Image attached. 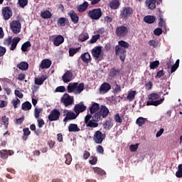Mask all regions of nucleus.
I'll use <instances>...</instances> for the list:
<instances>
[{"instance_id": "412c9836", "label": "nucleus", "mask_w": 182, "mask_h": 182, "mask_svg": "<svg viewBox=\"0 0 182 182\" xmlns=\"http://www.w3.org/2000/svg\"><path fill=\"white\" fill-rule=\"evenodd\" d=\"M100 109V105L97 102H93L89 108L90 114H96Z\"/></svg>"}, {"instance_id": "a878e982", "label": "nucleus", "mask_w": 182, "mask_h": 182, "mask_svg": "<svg viewBox=\"0 0 182 182\" xmlns=\"http://www.w3.org/2000/svg\"><path fill=\"white\" fill-rule=\"evenodd\" d=\"M17 68L20 70H28L29 69V64L27 62L23 61L17 64Z\"/></svg>"}, {"instance_id": "423d86ee", "label": "nucleus", "mask_w": 182, "mask_h": 182, "mask_svg": "<svg viewBox=\"0 0 182 182\" xmlns=\"http://www.w3.org/2000/svg\"><path fill=\"white\" fill-rule=\"evenodd\" d=\"M129 34V28L126 26H119L115 30L117 38H126Z\"/></svg>"}, {"instance_id": "a18cd8bd", "label": "nucleus", "mask_w": 182, "mask_h": 182, "mask_svg": "<svg viewBox=\"0 0 182 182\" xmlns=\"http://www.w3.org/2000/svg\"><path fill=\"white\" fill-rule=\"evenodd\" d=\"M176 176L177 177V178H182V164L178 165V171L176 172Z\"/></svg>"}, {"instance_id": "49530a36", "label": "nucleus", "mask_w": 182, "mask_h": 182, "mask_svg": "<svg viewBox=\"0 0 182 182\" xmlns=\"http://www.w3.org/2000/svg\"><path fill=\"white\" fill-rule=\"evenodd\" d=\"M159 65L160 62L159 60H155L150 63L149 68L150 69H156V68H159Z\"/></svg>"}, {"instance_id": "603ef678", "label": "nucleus", "mask_w": 182, "mask_h": 182, "mask_svg": "<svg viewBox=\"0 0 182 182\" xmlns=\"http://www.w3.org/2000/svg\"><path fill=\"white\" fill-rule=\"evenodd\" d=\"M90 164H91V166H95V164H96L97 163V157H96L95 156H90Z\"/></svg>"}, {"instance_id": "393cba45", "label": "nucleus", "mask_w": 182, "mask_h": 182, "mask_svg": "<svg viewBox=\"0 0 182 182\" xmlns=\"http://www.w3.org/2000/svg\"><path fill=\"white\" fill-rule=\"evenodd\" d=\"M144 22L146 23H154L156 22V16H145L144 17Z\"/></svg>"}, {"instance_id": "6ab92c4d", "label": "nucleus", "mask_w": 182, "mask_h": 182, "mask_svg": "<svg viewBox=\"0 0 182 182\" xmlns=\"http://www.w3.org/2000/svg\"><path fill=\"white\" fill-rule=\"evenodd\" d=\"M68 15L70 16L72 22H73V23L75 25H76V23H78V22H79V16H77V14H76V12H75L73 10H70L68 13Z\"/></svg>"}, {"instance_id": "f03ea898", "label": "nucleus", "mask_w": 182, "mask_h": 182, "mask_svg": "<svg viewBox=\"0 0 182 182\" xmlns=\"http://www.w3.org/2000/svg\"><path fill=\"white\" fill-rule=\"evenodd\" d=\"M109 109L105 105H101L100 110L92 115L93 122H100L102 119H106L109 116Z\"/></svg>"}, {"instance_id": "aec40b11", "label": "nucleus", "mask_w": 182, "mask_h": 182, "mask_svg": "<svg viewBox=\"0 0 182 182\" xmlns=\"http://www.w3.org/2000/svg\"><path fill=\"white\" fill-rule=\"evenodd\" d=\"M80 59L86 65H89V63H90V62H92V56H90V53H89L87 52L82 53L80 55Z\"/></svg>"}, {"instance_id": "58836bf2", "label": "nucleus", "mask_w": 182, "mask_h": 182, "mask_svg": "<svg viewBox=\"0 0 182 182\" xmlns=\"http://www.w3.org/2000/svg\"><path fill=\"white\" fill-rule=\"evenodd\" d=\"M112 92L116 93H120L122 92V87L117 84V82L115 81V85L112 87Z\"/></svg>"}, {"instance_id": "e2e57ef3", "label": "nucleus", "mask_w": 182, "mask_h": 182, "mask_svg": "<svg viewBox=\"0 0 182 182\" xmlns=\"http://www.w3.org/2000/svg\"><path fill=\"white\" fill-rule=\"evenodd\" d=\"M149 45L153 48H157V46H159V43L154 40H150L149 41Z\"/></svg>"}, {"instance_id": "8fccbe9b", "label": "nucleus", "mask_w": 182, "mask_h": 182, "mask_svg": "<svg viewBox=\"0 0 182 182\" xmlns=\"http://www.w3.org/2000/svg\"><path fill=\"white\" fill-rule=\"evenodd\" d=\"M98 39H100V34L94 35L92 36V38L90 40V43H96Z\"/></svg>"}, {"instance_id": "0e129e2a", "label": "nucleus", "mask_w": 182, "mask_h": 182, "mask_svg": "<svg viewBox=\"0 0 182 182\" xmlns=\"http://www.w3.org/2000/svg\"><path fill=\"white\" fill-rule=\"evenodd\" d=\"M77 50H79V48H70L69 49L70 56H75Z\"/></svg>"}, {"instance_id": "680f3d73", "label": "nucleus", "mask_w": 182, "mask_h": 182, "mask_svg": "<svg viewBox=\"0 0 182 182\" xmlns=\"http://www.w3.org/2000/svg\"><path fill=\"white\" fill-rule=\"evenodd\" d=\"M154 33L156 36H160L163 33V29L161 28H157L154 31Z\"/></svg>"}, {"instance_id": "c756f323", "label": "nucleus", "mask_w": 182, "mask_h": 182, "mask_svg": "<svg viewBox=\"0 0 182 182\" xmlns=\"http://www.w3.org/2000/svg\"><path fill=\"white\" fill-rule=\"evenodd\" d=\"M88 6H89V3H87V1H85L82 4L78 6L77 7V9L78 12H85V11L87 9Z\"/></svg>"}, {"instance_id": "4be33fe9", "label": "nucleus", "mask_w": 182, "mask_h": 182, "mask_svg": "<svg viewBox=\"0 0 182 182\" xmlns=\"http://www.w3.org/2000/svg\"><path fill=\"white\" fill-rule=\"evenodd\" d=\"M52 65V61L49 59H43L40 65L41 69H49Z\"/></svg>"}, {"instance_id": "c03bdc74", "label": "nucleus", "mask_w": 182, "mask_h": 182, "mask_svg": "<svg viewBox=\"0 0 182 182\" xmlns=\"http://www.w3.org/2000/svg\"><path fill=\"white\" fill-rule=\"evenodd\" d=\"M65 164H67L68 166H70V164L72 163V155L70 154V153H68L67 154L65 155Z\"/></svg>"}, {"instance_id": "79ce46f5", "label": "nucleus", "mask_w": 182, "mask_h": 182, "mask_svg": "<svg viewBox=\"0 0 182 182\" xmlns=\"http://www.w3.org/2000/svg\"><path fill=\"white\" fill-rule=\"evenodd\" d=\"M118 73H120V70L113 68L109 72V76L111 77H116Z\"/></svg>"}, {"instance_id": "9b49d317", "label": "nucleus", "mask_w": 182, "mask_h": 182, "mask_svg": "<svg viewBox=\"0 0 182 182\" xmlns=\"http://www.w3.org/2000/svg\"><path fill=\"white\" fill-rule=\"evenodd\" d=\"M115 55L116 56H119L120 60L124 62L127 55L126 49L119 47V46H115Z\"/></svg>"}, {"instance_id": "338daca9", "label": "nucleus", "mask_w": 182, "mask_h": 182, "mask_svg": "<svg viewBox=\"0 0 182 182\" xmlns=\"http://www.w3.org/2000/svg\"><path fill=\"white\" fill-rule=\"evenodd\" d=\"M14 95L19 99H22L23 97V94L18 90H15Z\"/></svg>"}, {"instance_id": "473e14b6", "label": "nucleus", "mask_w": 182, "mask_h": 182, "mask_svg": "<svg viewBox=\"0 0 182 182\" xmlns=\"http://www.w3.org/2000/svg\"><path fill=\"white\" fill-rule=\"evenodd\" d=\"M41 18H43V19H50V18H52V13H50V11L46 10V11L41 12Z\"/></svg>"}, {"instance_id": "052dcab7", "label": "nucleus", "mask_w": 182, "mask_h": 182, "mask_svg": "<svg viewBox=\"0 0 182 182\" xmlns=\"http://www.w3.org/2000/svg\"><path fill=\"white\" fill-rule=\"evenodd\" d=\"M18 5L21 8H23L28 5V0H18Z\"/></svg>"}, {"instance_id": "7c9ffc66", "label": "nucleus", "mask_w": 182, "mask_h": 182, "mask_svg": "<svg viewBox=\"0 0 182 182\" xmlns=\"http://www.w3.org/2000/svg\"><path fill=\"white\" fill-rule=\"evenodd\" d=\"M65 23H69V19L65 17H60L57 21V25L60 26H65Z\"/></svg>"}, {"instance_id": "e433bc0d", "label": "nucleus", "mask_w": 182, "mask_h": 182, "mask_svg": "<svg viewBox=\"0 0 182 182\" xmlns=\"http://www.w3.org/2000/svg\"><path fill=\"white\" fill-rule=\"evenodd\" d=\"M118 43H119L118 46L119 48H122V49H127V48H129V46H130V44H129V43H127L123 40L119 41L118 42Z\"/></svg>"}, {"instance_id": "bf43d9fd", "label": "nucleus", "mask_w": 182, "mask_h": 182, "mask_svg": "<svg viewBox=\"0 0 182 182\" xmlns=\"http://www.w3.org/2000/svg\"><path fill=\"white\" fill-rule=\"evenodd\" d=\"M92 114H87V116L85 117V124H87L90 122V119H92V120H93V115H92Z\"/></svg>"}, {"instance_id": "de8ad7c7", "label": "nucleus", "mask_w": 182, "mask_h": 182, "mask_svg": "<svg viewBox=\"0 0 182 182\" xmlns=\"http://www.w3.org/2000/svg\"><path fill=\"white\" fill-rule=\"evenodd\" d=\"M1 159L3 160H6L8 159V151L6 149H3L0 151Z\"/></svg>"}, {"instance_id": "c9c22d12", "label": "nucleus", "mask_w": 182, "mask_h": 182, "mask_svg": "<svg viewBox=\"0 0 182 182\" xmlns=\"http://www.w3.org/2000/svg\"><path fill=\"white\" fill-rule=\"evenodd\" d=\"M134 97H136V91L135 90H132V91H130L129 92H128L127 99L129 102H133V100H134Z\"/></svg>"}, {"instance_id": "ddd939ff", "label": "nucleus", "mask_w": 182, "mask_h": 182, "mask_svg": "<svg viewBox=\"0 0 182 182\" xmlns=\"http://www.w3.org/2000/svg\"><path fill=\"white\" fill-rule=\"evenodd\" d=\"M2 15L4 16V21H8L11 19V17L12 16V9L11 7L6 6L2 10Z\"/></svg>"}, {"instance_id": "2f4dec72", "label": "nucleus", "mask_w": 182, "mask_h": 182, "mask_svg": "<svg viewBox=\"0 0 182 182\" xmlns=\"http://www.w3.org/2000/svg\"><path fill=\"white\" fill-rule=\"evenodd\" d=\"M92 170L95 174H98V176H105L106 171L99 167H93Z\"/></svg>"}, {"instance_id": "20e7f679", "label": "nucleus", "mask_w": 182, "mask_h": 182, "mask_svg": "<svg viewBox=\"0 0 182 182\" xmlns=\"http://www.w3.org/2000/svg\"><path fill=\"white\" fill-rule=\"evenodd\" d=\"M103 15V12H102V9H93L87 11V16L90 19H92V21H99L102 16Z\"/></svg>"}, {"instance_id": "864d4df0", "label": "nucleus", "mask_w": 182, "mask_h": 182, "mask_svg": "<svg viewBox=\"0 0 182 182\" xmlns=\"http://www.w3.org/2000/svg\"><path fill=\"white\" fill-rule=\"evenodd\" d=\"M156 3L155 0H150L149 4L148 5L149 9H151V10L156 9Z\"/></svg>"}, {"instance_id": "ea45409f", "label": "nucleus", "mask_w": 182, "mask_h": 182, "mask_svg": "<svg viewBox=\"0 0 182 182\" xmlns=\"http://www.w3.org/2000/svg\"><path fill=\"white\" fill-rule=\"evenodd\" d=\"M87 39H89V34H87V33H83L79 36V41H80V42H85L87 41Z\"/></svg>"}, {"instance_id": "f8f14e48", "label": "nucleus", "mask_w": 182, "mask_h": 182, "mask_svg": "<svg viewBox=\"0 0 182 182\" xmlns=\"http://www.w3.org/2000/svg\"><path fill=\"white\" fill-rule=\"evenodd\" d=\"M92 55L93 58H95V60H102L100 58V55H102V47L101 46H96L95 48H92Z\"/></svg>"}, {"instance_id": "4468645a", "label": "nucleus", "mask_w": 182, "mask_h": 182, "mask_svg": "<svg viewBox=\"0 0 182 182\" xmlns=\"http://www.w3.org/2000/svg\"><path fill=\"white\" fill-rule=\"evenodd\" d=\"M73 79V73L72 70H67L62 76V80L64 83H69Z\"/></svg>"}, {"instance_id": "7ed1b4c3", "label": "nucleus", "mask_w": 182, "mask_h": 182, "mask_svg": "<svg viewBox=\"0 0 182 182\" xmlns=\"http://www.w3.org/2000/svg\"><path fill=\"white\" fill-rule=\"evenodd\" d=\"M160 95L152 92L148 96L149 100L146 102V106H159L164 102V98L160 99ZM160 99V100H157Z\"/></svg>"}, {"instance_id": "b1692460", "label": "nucleus", "mask_w": 182, "mask_h": 182, "mask_svg": "<svg viewBox=\"0 0 182 182\" xmlns=\"http://www.w3.org/2000/svg\"><path fill=\"white\" fill-rule=\"evenodd\" d=\"M21 41V38L19 37H14L11 41V45L10 47V50H14L16 49V46H18V43Z\"/></svg>"}, {"instance_id": "6e6552de", "label": "nucleus", "mask_w": 182, "mask_h": 182, "mask_svg": "<svg viewBox=\"0 0 182 182\" xmlns=\"http://www.w3.org/2000/svg\"><path fill=\"white\" fill-rule=\"evenodd\" d=\"M59 117H60V111L55 108L50 111V114H48V119L49 122H56L59 120Z\"/></svg>"}, {"instance_id": "5fc2aeb1", "label": "nucleus", "mask_w": 182, "mask_h": 182, "mask_svg": "<svg viewBox=\"0 0 182 182\" xmlns=\"http://www.w3.org/2000/svg\"><path fill=\"white\" fill-rule=\"evenodd\" d=\"M139 144H132L129 146L130 151H132V152L136 151L137 149H139Z\"/></svg>"}, {"instance_id": "f704fd0d", "label": "nucleus", "mask_w": 182, "mask_h": 182, "mask_svg": "<svg viewBox=\"0 0 182 182\" xmlns=\"http://www.w3.org/2000/svg\"><path fill=\"white\" fill-rule=\"evenodd\" d=\"M2 123L4 125L5 130H8V126H9V118L4 115L1 117Z\"/></svg>"}, {"instance_id": "0eeeda50", "label": "nucleus", "mask_w": 182, "mask_h": 182, "mask_svg": "<svg viewBox=\"0 0 182 182\" xmlns=\"http://www.w3.org/2000/svg\"><path fill=\"white\" fill-rule=\"evenodd\" d=\"M60 102L65 107H68V106H71V105H73V102H75V100H73V97L70 96L68 93H65L61 97Z\"/></svg>"}, {"instance_id": "13d9d810", "label": "nucleus", "mask_w": 182, "mask_h": 182, "mask_svg": "<svg viewBox=\"0 0 182 182\" xmlns=\"http://www.w3.org/2000/svg\"><path fill=\"white\" fill-rule=\"evenodd\" d=\"M42 112V109L39 108H36L34 110V116L36 119H39V117L41 116V112Z\"/></svg>"}, {"instance_id": "5701e85b", "label": "nucleus", "mask_w": 182, "mask_h": 182, "mask_svg": "<svg viewBox=\"0 0 182 182\" xmlns=\"http://www.w3.org/2000/svg\"><path fill=\"white\" fill-rule=\"evenodd\" d=\"M53 42L55 46H60V45H62V43L65 42V38H63V36L58 35L54 38Z\"/></svg>"}, {"instance_id": "6e6d98bb", "label": "nucleus", "mask_w": 182, "mask_h": 182, "mask_svg": "<svg viewBox=\"0 0 182 182\" xmlns=\"http://www.w3.org/2000/svg\"><path fill=\"white\" fill-rule=\"evenodd\" d=\"M114 119L115 120L116 123H123V120H122V117H120L119 114H117L114 116Z\"/></svg>"}, {"instance_id": "4c0bfd02", "label": "nucleus", "mask_w": 182, "mask_h": 182, "mask_svg": "<svg viewBox=\"0 0 182 182\" xmlns=\"http://www.w3.org/2000/svg\"><path fill=\"white\" fill-rule=\"evenodd\" d=\"M32 44H31V41H26L21 46L22 52H28V48H31Z\"/></svg>"}, {"instance_id": "bb28decb", "label": "nucleus", "mask_w": 182, "mask_h": 182, "mask_svg": "<svg viewBox=\"0 0 182 182\" xmlns=\"http://www.w3.org/2000/svg\"><path fill=\"white\" fill-rule=\"evenodd\" d=\"M104 129L107 130H110L113 127V119H107L103 124Z\"/></svg>"}, {"instance_id": "4d7b16f0", "label": "nucleus", "mask_w": 182, "mask_h": 182, "mask_svg": "<svg viewBox=\"0 0 182 182\" xmlns=\"http://www.w3.org/2000/svg\"><path fill=\"white\" fill-rule=\"evenodd\" d=\"M65 90H66V89L65 88V86H59L55 88V92L56 93L58 92L63 93Z\"/></svg>"}, {"instance_id": "1a4fd4ad", "label": "nucleus", "mask_w": 182, "mask_h": 182, "mask_svg": "<svg viewBox=\"0 0 182 182\" xmlns=\"http://www.w3.org/2000/svg\"><path fill=\"white\" fill-rule=\"evenodd\" d=\"M106 139V134H102L100 131H96L93 136V140L95 143L97 144H102L103 143V140Z\"/></svg>"}, {"instance_id": "f257e3e1", "label": "nucleus", "mask_w": 182, "mask_h": 182, "mask_svg": "<svg viewBox=\"0 0 182 182\" xmlns=\"http://www.w3.org/2000/svg\"><path fill=\"white\" fill-rule=\"evenodd\" d=\"M68 93H75V95H80L85 90V83L70 82L67 87Z\"/></svg>"}, {"instance_id": "9d476101", "label": "nucleus", "mask_w": 182, "mask_h": 182, "mask_svg": "<svg viewBox=\"0 0 182 182\" xmlns=\"http://www.w3.org/2000/svg\"><path fill=\"white\" fill-rule=\"evenodd\" d=\"M22 25L21 21L18 20H14L10 23V29L12 31L13 33L18 34L21 32V28Z\"/></svg>"}, {"instance_id": "69168bd1", "label": "nucleus", "mask_w": 182, "mask_h": 182, "mask_svg": "<svg viewBox=\"0 0 182 182\" xmlns=\"http://www.w3.org/2000/svg\"><path fill=\"white\" fill-rule=\"evenodd\" d=\"M145 87L146 90H151V89H153V82L151 81L146 82Z\"/></svg>"}, {"instance_id": "c85d7f7f", "label": "nucleus", "mask_w": 182, "mask_h": 182, "mask_svg": "<svg viewBox=\"0 0 182 182\" xmlns=\"http://www.w3.org/2000/svg\"><path fill=\"white\" fill-rule=\"evenodd\" d=\"M46 79H48V76L46 75H43L41 77L35 78V84L41 86V85H43V82H45Z\"/></svg>"}, {"instance_id": "39448f33", "label": "nucleus", "mask_w": 182, "mask_h": 182, "mask_svg": "<svg viewBox=\"0 0 182 182\" xmlns=\"http://www.w3.org/2000/svg\"><path fill=\"white\" fill-rule=\"evenodd\" d=\"M133 9L130 6L122 7L120 11V17L123 21H127L133 15Z\"/></svg>"}, {"instance_id": "3c124183", "label": "nucleus", "mask_w": 182, "mask_h": 182, "mask_svg": "<svg viewBox=\"0 0 182 182\" xmlns=\"http://www.w3.org/2000/svg\"><path fill=\"white\" fill-rule=\"evenodd\" d=\"M12 37H9L8 38H6L4 40V46H9L12 43Z\"/></svg>"}, {"instance_id": "774afa93", "label": "nucleus", "mask_w": 182, "mask_h": 182, "mask_svg": "<svg viewBox=\"0 0 182 182\" xmlns=\"http://www.w3.org/2000/svg\"><path fill=\"white\" fill-rule=\"evenodd\" d=\"M23 136H28L31 134V130H29V128H24L23 129Z\"/></svg>"}, {"instance_id": "37998d69", "label": "nucleus", "mask_w": 182, "mask_h": 182, "mask_svg": "<svg viewBox=\"0 0 182 182\" xmlns=\"http://www.w3.org/2000/svg\"><path fill=\"white\" fill-rule=\"evenodd\" d=\"M120 6V1L112 0L110 4V8L112 9H117Z\"/></svg>"}, {"instance_id": "a19ab883", "label": "nucleus", "mask_w": 182, "mask_h": 182, "mask_svg": "<svg viewBox=\"0 0 182 182\" xmlns=\"http://www.w3.org/2000/svg\"><path fill=\"white\" fill-rule=\"evenodd\" d=\"M146 119L141 117H139L136 120V124L139 127H141L144 123H146Z\"/></svg>"}, {"instance_id": "72a5a7b5", "label": "nucleus", "mask_w": 182, "mask_h": 182, "mask_svg": "<svg viewBox=\"0 0 182 182\" xmlns=\"http://www.w3.org/2000/svg\"><path fill=\"white\" fill-rule=\"evenodd\" d=\"M21 109L24 111L31 110L32 109V104L28 101H26L22 104Z\"/></svg>"}, {"instance_id": "f3484780", "label": "nucleus", "mask_w": 182, "mask_h": 182, "mask_svg": "<svg viewBox=\"0 0 182 182\" xmlns=\"http://www.w3.org/2000/svg\"><path fill=\"white\" fill-rule=\"evenodd\" d=\"M159 19V24L158 26H159V28H164V29H166V28H167V26L166 24V21L164 19V16L163 15V13L161 11L159 10V14L158 16Z\"/></svg>"}, {"instance_id": "09e8293b", "label": "nucleus", "mask_w": 182, "mask_h": 182, "mask_svg": "<svg viewBox=\"0 0 182 182\" xmlns=\"http://www.w3.org/2000/svg\"><path fill=\"white\" fill-rule=\"evenodd\" d=\"M87 127H98L99 124L97 122H94L93 119L90 120L87 124Z\"/></svg>"}, {"instance_id": "a211bd4d", "label": "nucleus", "mask_w": 182, "mask_h": 182, "mask_svg": "<svg viewBox=\"0 0 182 182\" xmlns=\"http://www.w3.org/2000/svg\"><path fill=\"white\" fill-rule=\"evenodd\" d=\"M112 89V85L109 84V82H104L100 87V93L105 95V93H107L109 90Z\"/></svg>"}, {"instance_id": "cd10ccee", "label": "nucleus", "mask_w": 182, "mask_h": 182, "mask_svg": "<svg viewBox=\"0 0 182 182\" xmlns=\"http://www.w3.org/2000/svg\"><path fill=\"white\" fill-rule=\"evenodd\" d=\"M68 132H80V128L77 127V124H70L68 126Z\"/></svg>"}, {"instance_id": "dca6fc26", "label": "nucleus", "mask_w": 182, "mask_h": 182, "mask_svg": "<svg viewBox=\"0 0 182 182\" xmlns=\"http://www.w3.org/2000/svg\"><path fill=\"white\" fill-rule=\"evenodd\" d=\"M87 107L83 105V103L77 104L74 107V112L77 115L79 116V114L83 113L86 110Z\"/></svg>"}, {"instance_id": "2eb2a0df", "label": "nucleus", "mask_w": 182, "mask_h": 182, "mask_svg": "<svg viewBox=\"0 0 182 182\" xmlns=\"http://www.w3.org/2000/svg\"><path fill=\"white\" fill-rule=\"evenodd\" d=\"M77 114H75V112L72 111L67 110L66 117L63 119V122L67 123L69 120H75L77 117Z\"/></svg>"}]
</instances>
